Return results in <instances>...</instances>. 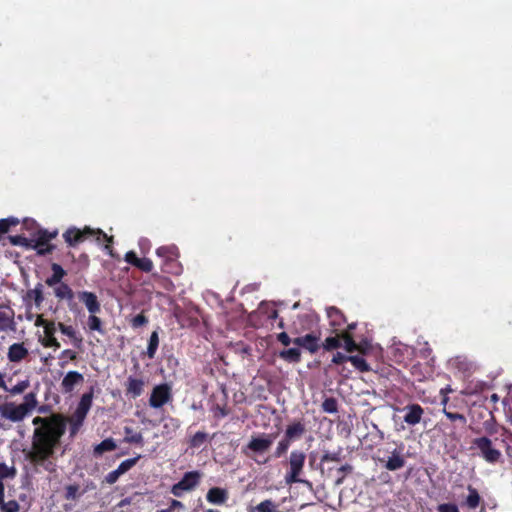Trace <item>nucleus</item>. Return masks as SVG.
<instances>
[{
	"label": "nucleus",
	"mask_w": 512,
	"mask_h": 512,
	"mask_svg": "<svg viewBox=\"0 0 512 512\" xmlns=\"http://www.w3.org/2000/svg\"><path fill=\"white\" fill-rule=\"evenodd\" d=\"M93 396L94 391L93 388H91L89 392H86L81 396L75 412L79 413V415L82 414L84 416H87L92 406Z\"/></svg>",
	"instance_id": "27"
},
{
	"label": "nucleus",
	"mask_w": 512,
	"mask_h": 512,
	"mask_svg": "<svg viewBox=\"0 0 512 512\" xmlns=\"http://www.w3.org/2000/svg\"><path fill=\"white\" fill-rule=\"evenodd\" d=\"M470 449H478L479 455L490 464H496L500 461L502 453L493 446L492 440L487 436L474 438Z\"/></svg>",
	"instance_id": "4"
},
{
	"label": "nucleus",
	"mask_w": 512,
	"mask_h": 512,
	"mask_svg": "<svg viewBox=\"0 0 512 512\" xmlns=\"http://www.w3.org/2000/svg\"><path fill=\"white\" fill-rule=\"evenodd\" d=\"M279 357L289 363H299L301 361V351L299 348H289L280 351Z\"/></svg>",
	"instance_id": "33"
},
{
	"label": "nucleus",
	"mask_w": 512,
	"mask_h": 512,
	"mask_svg": "<svg viewBox=\"0 0 512 512\" xmlns=\"http://www.w3.org/2000/svg\"><path fill=\"white\" fill-rule=\"evenodd\" d=\"M319 340L320 338L317 335L309 333L304 336L294 338L293 344H295L298 347L304 348L311 354H314L319 350Z\"/></svg>",
	"instance_id": "17"
},
{
	"label": "nucleus",
	"mask_w": 512,
	"mask_h": 512,
	"mask_svg": "<svg viewBox=\"0 0 512 512\" xmlns=\"http://www.w3.org/2000/svg\"><path fill=\"white\" fill-rule=\"evenodd\" d=\"M43 288V284L38 282L33 289L27 290L26 294L23 297V300L28 308L31 306L32 301L34 302L36 308H41L45 299Z\"/></svg>",
	"instance_id": "18"
},
{
	"label": "nucleus",
	"mask_w": 512,
	"mask_h": 512,
	"mask_svg": "<svg viewBox=\"0 0 512 512\" xmlns=\"http://www.w3.org/2000/svg\"><path fill=\"white\" fill-rule=\"evenodd\" d=\"M57 232H49L47 230L40 229L36 239H32L31 249H35L38 255L45 256L54 250V245L50 244V240L55 238Z\"/></svg>",
	"instance_id": "9"
},
{
	"label": "nucleus",
	"mask_w": 512,
	"mask_h": 512,
	"mask_svg": "<svg viewBox=\"0 0 512 512\" xmlns=\"http://www.w3.org/2000/svg\"><path fill=\"white\" fill-rule=\"evenodd\" d=\"M327 316L329 318V323L334 330H338L346 322L344 314L336 307L328 308Z\"/></svg>",
	"instance_id": "26"
},
{
	"label": "nucleus",
	"mask_w": 512,
	"mask_h": 512,
	"mask_svg": "<svg viewBox=\"0 0 512 512\" xmlns=\"http://www.w3.org/2000/svg\"><path fill=\"white\" fill-rule=\"evenodd\" d=\"M17 470L14 466H7L5 463H0V481L3 479H13L16 477Z\"/></svg>",
	"instance_id": "44"
},
{
	"label": "nucleus",
	"mask_w": 512,
	"mask_h": 512,
	"mask_svg": "<svg viewBox=\"0 0 512 512\" xmlns=\"http://www.w3.org/2000/svg\"><path fill=\"white\" fill-rule=\"evenodd\" d=\"M20 510V505L16 500H10L8 502H2L0 504L1 512H18Z\"/></svg>",
	"instance_id": "50"
},
{
	"label": "nucleus",
	"mask_w": 512,
	"mask_h": 512,
	"mask_svg": "<svg viewBox=\"0 0 512 512\" xmlns=\"http://www.w3.org/2000/svg\"><path fill=\"white\" fill-rule=\"evenodd\" d=\"M171 400L172 389L170 385L167 383H162L153 387L149 398V405L152 408L158 409Z\"/></svg>",
	"instance_id": "10"
},
{
	"label": "nucleus",
	"mask_w": 512,
	"mask_h": 512,
	"mask_svg": "<svg viewBox=\"0 0 512 512\" xmlns=\"http://www.w3.org/2000/svg\"><path fill=\"white\" fill-rule=\"evenodd\" d=\"M306 432L305 423L302 420L293 421L285 430L284 436L291 441L300 439Z\"/></svg>",
	"instance_id": "23"
},
{
	"label": "nucleus",
	"mask_w": 512,
	"mask_h": 512,
	"mask_svg": "<svg viewBox=\"0 0 512 512\" xmlns=\"http://www.w3.org/2000/svg\"><path fill=\"white\" fill-rule=\"evenodd\" d=\"M228 498V491L220 487L210 488L206 494L207 501L215 505L225 504Z\"/></svg>",
	"instance_id": "22"
},
{
	"label": "nucleus",
	"mask_w": 512,
	"mask_h": 512,
	"mask_svg": "<svg viewBox=\"0 0 512 512\" xmlns=\"http://www.w3.org/2000/svg\"><path fill=\"white\" fill-rule=\"evenodd\" d=\"M4 495H5V486H4L3 482L0 481V504L4 500Z\"/></svg>",
	"instance_id": "62"
},
{
	"label": "nucleus",
	"mask_w": 512,
	"mask_h": 512,
	"mask_svg": "<svg viewBox=\"0 0 512 512\" xmlns=\"http://www.w3.org/2000/svg\"><path fill=\"white\" fill-rule=\"evenodd\" d=\"M145 381L143 378L129 376L125 382V395L128 398L136 399L144 392Z\"/></svg>",
	"instance_id": "15"
},
{
	"label": "nucleus",
	"mask_w": 512,
	"mask_h": 512,
	"mask_svg": "<svg viewBox=\"0 0 512 512\" xmlns=\"http://www.w3.org/2000/svg\"><path fill=\"white\" fill-rule=\"evenodd\" d=\"M169 508L173 511L176 508H183V504L180 501L173 499L171 500Z\"/></svg>",
	"instance_id": "61"
},
{
	"label": "nucleus",
	"mask_w": 512,
	"mask_h": 512,
	"mask_svg": "<svg viewBox=\"0 0 512 512\" xmlns=\"http://www.w3.org/2000/svg\"><path fill=\"white\" fill-rule=\"evenodd\" d=\"M28 415L25 413L20 404L15 402H4L0 404V428L8 429L2 420H7L12 423L22 422Z\"/></svg>",
	"instance_id": "6"
},
{
	"label": "nucleus",
	"mask_w": 512,
	"mask_h": 512,
	"mask_svg": "<svg viewBox=\"0 0 512 512\" xmlns=\"http://www.w3.org/2000/svg\"><path fill=\"white\" fill-rule=\"evenodd\" d=\"M95 238L96 242L101 243L102 241H106V245L104 246L105 251L111 256L115 257L112 243L113 236H108L101 229H92L90 227H85L83 230L78 228H69L64 234L63 238L65 242L72 247L84 242L86 239Z\"/></svg>",
	"instance_id": "2"
},
{
	"label": "nucleus",
	"mask_w": 512,
	"mask_h": 512,
	"mask_svg": "<svg viewBox=\"0 0 512 512\" xmlns=\"http://www.w3.org/2000/svg\"><path fill=\"white\" fill-rule=\"evenodd\" d=\"M269 319H276L278 318V311L276 309H271V311L268 313Z\"/></svg>",
	"instance_id": "64"
},
{
	"label": "nucleus",
	"mask_w": 512,
	"mask_h": 512,
	"mask_svg": "<svg viewBox=\"0 0 512 512\" xmlns=\"http://www.w3.org/2000/svg\"><path fill=\"white\" fill-rule=\"evenodd\" d=\"M275 437V434L267 433L252 436L249 442L242 447V453L257 464H266L269 458L265 457V454L270 450Z\"/></svg>",
	"instance_id": "3"
},
{
	"label": "nucleus",
	"mask_w": 512,
	"mask_h": 512,
	"mask_svg": "<svg viewBox=\"0 0 512 512\" xmlns=\"http://www.w3.org/2000/svg\"><path fill=\"white\" fill-rule=\"evenodd\" d=\"M21 407L23 408V410L25 411V413L27 415H30L31 412L37 407L38 405V400H37V395L35 392H30V393H27L24 397H23V402L20 403Z\"/></svg>",
	"instance_id": "32"
},
{
	"label": "nucleus",
	"mask_w": 512,
	"mask_h": 512,
	"mask_svg": "<svg viewBox=\"0 0 512 512\" xmlns=\"http://www.w3.org/2000/svg\"><path fill=\"white\" fill-rule=\"evenodd\" d=\"M138 260H139V257L137 256V254L134 251H128L125 254V261L132 266L136 267Z\"/></svg>",
	"instance_id": "57"
},
{
	"label": "nucleus",
	"mask_w": 512,
	"mask_h": 512,
	"mask_svg": "<svg viewBox=\"0 0 512 512\" xmlns=\"http://www.w3.org/2000/svg\"><path fill=\"white\" fill-rule=\"evenodd\" d=\"M125 437L123 442L128 444L144 445V438L141 432H135L131 427H124Z\"/></svg>",
	"instance_id": "30"
},
{
	"label": "nucleus",
	"mask_w": 512,
	"mask_h": 512,
	"mask_svg": "<svg viewBox=\"0 0 512 512\" xmlns=\"http://www.w3.org/2000/svg\"><path fill=\"white\" fill-rule=\"evenodd\" d=\"M86 416L77 413V412H74L73 415L71 416L70 418V436H75L80 427L82 426L84 420H85Z\"/></svg>",
	"instance_id": "36"
},
{
	"label": "nucleus",
	"mask_w": 512,
	"mask_h": 512,
	"mask_svg": "<svg viewBox=\"0 0 512 512\" xmlns=\"http://www.w3.org/2000/svg\"><path fill=\"white\" fill-rule=\"evenodd\" d=\"M50 323H55V322L45 319L43 317V315H41V314L37 315L36 320H35V326L43 327V329H45V327H48Z\"/></svg>",
	"instance_id": "59"
},
{
	"label": "nucleus",
	"mask_w": 512,
	"mask_h": 512,
	"mask_svg": "<svg viewBox=\"0 0 512 512\" xmlns=\"http://www.w3.org/2000/svg\"><path fill=\"white\" fill-rule=\"evenodd\" d=\"M60 360H63L60 362V367H65L68 361H75L77 359V353L74 350L71 349H65L61 352L59 356Z\"/></svg>",
	"instance_id": "49"
},
{
	"label": "nucleus",
	"mask_w": 512,
	"mask_h": 512,
	"mask_svg": "<svg viewBox=\"0 0 512 512\" xmlns=\"http://www.w3.org/2000/svg\"><path fill=\"white\" fill-rule=\"evenodd\" d=\"M201 478L200 471L186 472L179 482L172 485L170 492L175 497H182L184 493L193 491L200 484Z\"/></svg>",
	"instance_id": "7"
},
{
	"label": "nucleus",
	"mask_w": 512,
	"mask_h": 512,
	"mask_svg": "<svg viewBox=\"0 0 512 512\" xmlns=\"http://www.w3.org/2000/svg\"><path fill=\"white\" fill-rule=\"evenodd\" d=\"M87 324L91 331L104 332L102 329V321L96 314H90Z\"/></svg>",
	"instance_id": "47"
},
{
	"label": "nucleus",
	"mask_w": 512,
	"mask_h": 512,
	"mask_svg": "<svg viewBox=\"0 0 512 512\" xmlns=\"http://www.w3.org/2000/svg\"><path fill=\"white\" fill-rule=\"evenodd\" d=\"M438 512H459V509L456 504L453 503H443L437 506Z\"/></svg>",
	"instance_id": "54"
},
{
	"label": "nucleus",
	"mask_w": 512,
	"mask_h": 512,
	"mask_svg": "<svg viewBox=\"0 0 512 512\" xmlns=\"http://www.w3.org/2000/svg\"><path fill=\"white\" fill-rule=\"evenodd\" d=\"M79 490L78 485H68L66 487V499H75Z\"/></svg>",
	"instance_id": "56"
},
{
	"label": "nucleus",
	"mask_w": 512,
	"mask_h": 512,
	"mask_svg": "<svg viewBox=\"0 0 512 512\" xmlns=\"http://www.w3.org/2000/svg\"><path fill=\"white\" fill-rule=\"evenodd\" d=\"M322 410L326 413H337L338 412V401L334 397L326 398L322 402Z\"/></svg>",
	"instance_id": "43"
},
{
	"label": "nucleus",
	"mask_w": 512,
	"mask_h": 512,
	"mask_svg": "<svg viewBox=\"0 0 512 512\" xmlns=\"http://www.w3.org/2000/svg\"><path fill=\"white\" fill-rule=\"evenodd\" d=\"M77 297L87 308L90 314H97L101 311V305L95 293L90 291H79Z\"/></svg>",
	"instance_id": "16"
},
{
	"label": "nucleus",
	"mask_w": 512,
	"mask_h": 512,
	"mask_svg": "<svg viewBox=\"0 0 512 512\" xmlns=\"http://www.w3.org/2000/svg\"><path fill=\"white\" fill-rule=\"evenodd\" d=\"M0 388L3 390H8V386L4 380V375L0 372Z\"/></svg>",
	"instance_id": "63"
},
{
	"label": "nucleus",
	"mask_w": 512,
	"mask_h": 512,
	"mask_svg": "<svg viewBox=\"0 0 512 512\" xmlns=\"http://www.w3.org/2000/svg\"><path fill=\"white\" fill-rule=\"evenodd\" d=\"M117 447L115 441L112 438H107L97 444L93 449V455L95 457H100L105 452L113 451Z\"/></svg>",
	"instance_id": "31"
},
{
	"label": "nucleus",
	"mask_w": 512,
	"mask_h": 512,
	"mask_svg": "<svg viewBox=\"0 0 512 512\" xmlns=\"http://www.w3.org/2000/svg\"><path fill=\"white\" fill-rule=\"evenodd\" d=\"M136 268L143 272L149 273L153 269V263L149 258H139Z\"/></svg>",
	"instance_id": "52"
},
{
	"label": "nucleus",
	"mask_w": 512,
	"mask_h": 512,
	"mask_svg": "<svg viewBox=\"0 0 512 512\" xmlns=\"http://www.w3.org/2000/svg\"><path fill=\"white\" fill-rule=\"evenodd\" d=\"M211 411L213 413L214 418H216V419H222V418L228 416L229 413H230V410L228 409L226 403H224V404H219V403L213 404V406L211 407Z\"/></svg>",
	"instance_id": "41"
},
{
	"label": "nucleus",
	"mask_w": 512,
	"mask_h": 512,
	"mask_svg": "<svg viewBox=\"0 0 512 512\" xmlns=\"http://www.w3.org/2000/svg\"><path fill=\"white\" fill-rule=\"evenodd\" d=\"M306 455L303 451L293 450L289 456V471L285 475V482L289 485L302 483L300 475L303 472Z\"/></svg>",
	"instance_id": "5"
},
{
	"label": "nucleus",
	"mask_w": 512,
	"mask_h": 512,
	"mask_svg": "<svg viewBox=\"0 0 512 512\" xmlns=\"http://www.w3.org/2000/svg\"><path fill=\"white\" fill-rule=\"evenodd\" d=\"M29 355L28 349L24 343H13L9 346L7 352V358L12 363H18L24 360Z\"/></svg>",
	"instance_id": "20"
},
{
	"label": "nucleus",
	"mask_w": 512,
	"mask_h": 512,
	"mask_svg": "<svg viewBox=\"0 0 512 512\" xmlns=\"http://www.w3.org/2000/svg\"><path fill=\"white\" fill-rule=\"evenodd\" d=\"M208 438V433L204 431H198L189 439L188 445L192 449H198L208 441Z\"/></svg>",
	"instance_id": "35"
},
{
	"label": "nucleus",
	"mask_w": 512,
	"mask_h": 512,
	"mask_svg": "<svg viewBox=\"0 0 512 512\" xmlns=\"http://www.w3.org/2000/svg\"><path fill=\"white\" fill-rule=\"evenodd\" d=\"M348 359L349 362H351V364L354 366V368L360 372H369L371 370L369 364L361 356L350 355Z\"/></svg>",
	"instance_id": "37"
},
{
	"label": "nucleus",
	"mask_w": 512,
	"mask_h": 512,
	"mask_svg": "<svg viewBox=\"0 0 512 512\" xmlns=\"http://www.w3.org/2000/svg\"><path fill=\"white\" fill-rule=\"evenodd\" d=\"M58 329L61 331L62 334L69 337L74 346L77 348H80L82 345L83 338L76 332L75 328L71 325H65L62 322L57 323Z\"/></svg>",
	"instance_id": "25"
},
{
	"label": "nucleus",
	"mask_w": 512,
	"mask_h": 512,
	"mask_svg": "<svg viewBox=\"0 0 512 512\" xmlns=\"http://www.w3.org/2000/svg\"><path fill=\"white\" fill-rule=\"evenodd\" d=\"M156 254L158 257L163 258L164 268L163 271L172 274H179L181 266L177 261L179 256L178 248L175 245L161 246L157 248Z\"/></svg>",
	"instance_id": "8"
},
{
	"label": "nucleus",
	"mask_w": 512,
	"mask_h": 512,
	"mask_svg": "<svg viewBox=\"0 0 512 512\" xmlns=\"http://www.w3.org/2000/svg\"><path fill=\"white\" fill-rule=\"evenodd\" d=\"M444 415L449 419L451 422H459L461 426H465L467 423V419L465 415L457 412H451L446 409H443Z\"/></svg>",
	"instance_id": "48"
},
{
	"label": "nucleus",
	"mask_w": 512,
	"mask_h": 512,
	"mask_svg": "<svg viewBox=\"0 0 512 512\" xmlns=\"http://www.w3.org/2000/svg\"><path fill=\"white\" fill-rule=\"evenodd\" d=\"M148 323V318L143 314H137L130 320V325L132 328L136 329L142 327Z\"/></svg>",
	"instance_id": "51"
},
{
	"label": "nucleus",
	"mask_w": 512,
	"mask_h": 512,
	"mask_svg": "<svg viewBox=\"0 0 512 512\" xmlns=\"http://www.w3.org/2000/svg\"><path fill=\"white\" fill-rule=\"evenodd\" d=\"M277 339L284 346H288L291 343H293V340L289 337V335L286 332L279 333Z\"/></svg>",
	"instance_id": "60"
},
{
	"label": "nucleus",
	"mask_w": 512,
	"mask_h": 512,
	"mask_svg": "<svg viewBox=\"0 0 512 512\" xmlns=\"http://www.w3.org/2000/svg\"><path fill=\"white\" fill-rule=\"evenodd\" d=\"M349 356L348 355H345L341 352H337L336 354H334L333 358H332V362L336 365H340V364H343L347 361H349Z\"/></svg>",
	"instance_id": "58"
},
{
	"label": "nucleus",
	"mask_w": 512,
	"mask_h": 512,
	"mask_svg": "<svg viewBox=\"0 0 512 512\" xmlns=\"http://www.w3.org/2000/svg\"><path fill=\"white\" fill-rule=\"evenodd\" d=\"M9 241L12 245L22 246V247L30 248V249H31V243L33 242L32 239H28L22 235L9 236Z\"/></svg>",
	"instance_id": "45"
},
{
	"label": "nucleus",
	"mask_w": 512,
	"mask_h": 512,
	"mask_svg": "<svg viewBox=\"0 0 512 512\" xmlns=\"http://www.w3.org/2000/svg\"><path fill=\"white\" fill-rule=\"evenodd\" d=\"M35 426L31 437V448L25 451V459L35 471L42 468L48 473L56 472V451L66 432L67 419L60 413L50 416H36L32 420Z\"/></svg>",
	"instance_id": "1"
},
{
	"label": "nucleus",
	"mask_w": 512,
	"mask_h": 512,
	"mask_svg": "<svg viewBox=\"0 0 512 512\" xmlns=\"http://www.w3.org/2000/svg\"><path fill=\"white\" fill-rule=\"evenodd\" d=\"M468 495L465 499L464 505L469 509H476L482 502L479 492L472 485L467 486Z\"/></svg>",
	"instance_id": "29"
},
{
	"label": "nucleus",
	"mask_w": 512,
	"mask_h": 512,
	"mask_svg": "<svg viewBox=\"0 0 512 512\" xmlns=\"http://www.w3.org/2000/svg\"><path fill=\"white\" fill-rule=\"evenodd\" d=\"M52 274L47 277L45 284L47 286H55L56 284L64 283L62 280L67 275L66 270L58 263L51 264Z\"/></svg>",
	"instance_id": "24"
},
{
	"label": "nucleus",
	"mask_w": 512,
	"mask_h": 512,
	"mask_svg": "<svg viewBox=\"0 0 512 512\" xmlns=\"http://www.w3.org/2000/svg\"><path fill=\"white\" fill-rule=\"evenodd\" d=\"M14 310L5 304H0V332L15 331Z\"/></svg>",
	"instance_id": "13"
},
{
	"label": "nucleus",
	"mask_w": 512,
	"mask_h": 512,
	"mask_svg": "<svg viewBox=\"0 0 512 512\" xmlns=\"http://www.w3.org/2000/svg\"><path fill=\"white\" fill-rule=\"evenodd\" d=\"M58 329L56 323H50L48 327L44 329V338L41 341V344L46 348H54L55 350L60 348V343L55 337V333Z\"/></svg>",
	"instance_id": "21"
},
{
	"label": "nucleus",
	"mask_w": 512,
	"mask_h": 512,
	"mask_svg": "<svg viewBox=\"0 0 512 512\" xmlns=\"http://www.w3.org/2000/svg\"><path fill=\"white\" fill-rule=\"evenodd\" d=\"M291 440L283 436V438L278 442L277 447L274 451L273 456L275 458H280L285 455L291 445Z\"/></svg>",
	"instance_id": "38"
},
{
	"label": "nucleus",
	"mask_w": 512,
	"mask_h": 512,
	"mask_svg": "<svg viewBox=\"0 0 512 512\" xmlns=\"http://www.w3.org/2000/svg\"><path fill=\"white\" fill-rule=\"evenodd\" d=\"M341 346V333L335 337H327L323 343V348L327 351L338 349Z\"/></svg>",
	"instance_id": "42"
},
{
	"label": "nucleus",
	"mask_w": 512,
	"mask_h": 512,
	"mask_svg": "<svg viewBox=\"0 0 512 512\" xmlns=\"http://www.w3.org/2000/svg\"><path fill=\"white\" fill-rule=\"evenodd\" d=\"M158 346H159V334L157 331H153L151 333L149 341H148L147 350L143 354H145L149 359H154L157 349H158Z\"/></svg>",
	"instance_id": "34"
},
{
	"label": "nucleus",
	"mask_w": 512,
	"mask_h": 512,
	"mask_svg": "<svg viewBox=\"0 0 512 512\" xmlns=\"http://www.w3.org/2000/svg\"><path fill=\"white\" fill-rule=\"evenodd\" d=\"M341 341L344 342L343 347L348 353H352L354 351H359L360 353L365 352L364 348L361 345L356 344L352 336V333H350L349 331L341 332Z\"/></svg>",
	"instance_id": "28"
},
{
	"label": "nucleus",
	"mask_w": 512,
	"mask_h": 512,
	"mask_svg": "<svg viewBox=\"0 0 512 512\" xmlns=\"http://www.w3.org/2000/svg\"><path fill=\"white\" fill-rule=\"evenodd\" d=\"M321 462L324 463V462H340L341 458H340V452H328L326 451L322 456H321Z\"/></svg>",
	"instance_id": "53"
},
{
	"label": "nucleus",
	"mask_w": 512,
	"mask_h": 512,
	"mask_svg": "<svg viewBox=\"0 0 512 512\" xmlns=\"http://www.w3.org/2000/svg\"><path fill=\"white\" fill-rule=\"evenodd\" d=\"M30 387V381L29 379L21 380L13 387H8V390H5L6 392L10 393L11 395H20L24 393L28 388Z\"/></svg>",
	"instance_id": "39"
},
{
	"label": "nucleus",
	"mask_w": 512,
	"mask_h": 512,
	"mask_svg": "<svg viewBox=\"0 0 512 512\" xmlns=\"http://www.w3.org/2000/svg\"><path fill=\"white\" fill-rule=\"evenodd\" d=\"M122 474L117 470H113L111 472H109L106 476H105V481L106 483L108 484H114L118 481L119 477L121 476Z\"/></svg>",
	"instance_id": "55"
},
{
	"label": "nucleus",
	"mask_w": 512,
	"mask_h": 512,
	"mask_svg": "<svg viewBox=\"0 0 512 512\" xmlns=\"http://www.w3.org/2000/svg\"><path fill=\"white\" fill-rule=\"evenodd\" d=\"M404 445L400 443L398 448L393 449L391 455L387 459L380 458L379 461L383 464V467L388 471H397L402 469L405 464V456L403 454Z\"/></svg>",
	"instance_id": "12"
},
{
	"label": "nucleus",
	"mask_w": 512,
	"mask_h": 512,
	"mask_svg": "<svg viewBox=\"0 0 512 512\" xmlns=\"http://www.w3.org/2000/svg\"><path fill=\"white\" fill-rule=\"evenodd\" d=\"M140 455H137L134 458L126 459L120 463L117 470L123 475L124 473L128 472L132 467H134L138 460L140 459Z\"/></svg>",
	"instance_id": "46"
},
{
	"label": "nucleus",
	"mask_w": 512,
	"mask_h": 512,
	"mask_svg": "<svg viewBox=\"0 0 512 512\" xmlns=\"http://www.w3.org/2000/svg\"><path fill=\"white\" fill-rule=\"evenodd\" d=\"M53 293L59 302L66 301L71 312L78 310V304L75 302V293L67 283L56 284L51 286Z\"/></svg>",
	"instance_id": "11"
},
{
	"label": "nucleus",
	"mask_w": 512,
	"mask_h": 512,
	"mask_svg": "<svg viewBox=\"0 0 512 512\" xmlns=\"http://www.w3.org/2000/svg\"><path fill=\"white\" fill-rule=\"evenodd\" d=\"M19 223V219L13 216L0 219V235L7 233L11 227L17 226Z\"/></svg>",
	"instance_id": "40"
},
{
	"label": "nucleus",
	"mask_w": 512,
	"mask_h": 512,
	"mask_svg": "<svg viewBox=\"0 0 512 512\" xmlns=\"http://www.w3.org/2000/svg\"><path fill=\"white\" fill-rule=\"evenodd\" d=\"M403 410L406 411V414L403 418L406 424L415 426L421 422L424 414V409L421 407V405L417 403L408 404L403 408Z\"/></svg>",
	"instance_id": "19"
},
{
	"label": "nucleus",
	"mask_w": 512,
	"mask_h": 512,
	"mask_svg": "<svg viewBox=\"0 0 512 512\" xmlns=\"http://www.w3.org/2000/svg\"><path fill=\"white\" fill-rule=\"evenodd\" d=\"M84 382V376L78 371H69L61 381V392L63 394H71L75 387Z\"/></svg>",
	"instance_id": "14"
}]
</instances>
